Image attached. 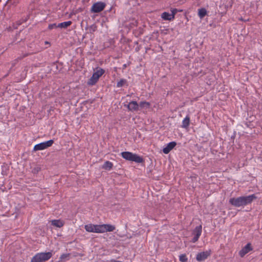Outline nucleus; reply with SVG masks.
Returning a JSON list of instances; mask_svg holds the SVG:
<instances>
[{
  "label": "nucleus",
  "instance_id": "nucleus-1",
  "mask_svg": "<svg viewBox=\"0 0 262 262\" xmlns=\"http://www.w3.org/2000/svg\"><path fill=\"white\" fill-rule=\"evenodd\" d=\"M87 232L96 233H103L106 232H112L116 229L115 226L111 224L95 225L89 224L84 226Z\"/></svg>",
  "mask_w": 262,
  "mask_h": 262
},
{
  "label": "nucleus",
  "instance_id": "nucleus-2",
  "mask_svg": "<svg viewBox=\"0 0 262 262\" xmlns=\"http://www.w3.org/2000/svg\"><path fill=\"white\" fill-rule=\"evenodd\" d=\"M122 157L126 160L135 162L136 163H142L143 159L142 157L129 151H124L121 153Z\"/></svg>",
  "mask_w": 262,
  "mask_h": 262
},
{
  "label": "nucleus",
  "instance_id": "nucleus-3",
  "mask_svg": "<svg viewBox=\"0 0 262 262\" xmlns=\"http://www.w3.org/2000/svg\"><path fill=\"white\" fill-rule=\"evenodd\" d=\"M52 255V252L38 253L32 258L30 262H43L49 260Z\"/></svg>",
  "mask_w": 262,
  "mask_h": 262
},
{
  "label": "nucleus",
  "instance_id": "nucleus-4",
  "mask_svg": "<svg viewBox=\"0 0 262 262\" xmlns=\"http://www.w3.org/2000/svg\"><path fill=\"white\" fill-rule=\"evenodd\" d=\"M104 73V70L101 68H97L93 74L92 76L89 80V85H93L98 81L99 78Z\"/></svg>",
  "mask_w": 262,
  "mask_h": 262
},
{
  "label": "nucleus",
  "instance_id": "nucleus-5",
  "mask_svg": "<svg viewBox=\"0 0 262 262\" xmlns=\"http://www.w3.org/2000/svg\"><path fill=\"white\" fill-rule=\"evenodd\" d=\"M53 142L54 141L53 140H50L44 142L40 143L34 146L33 150L34 151H37L45 149L48 147L51 146L53 144Z\"/></svg>",
  "mask_w": 262,
  "mask_h": 262
},
{
  "label": "nucleus",
  "instance_id": "nucleus-6",
  "mask_svg": "<svg viewBox=\"0 0 262 262\" xmlns=\"http://www.w3.org/2000/svg\"><path fill=\"white\" fill-rule=\"evenodd\" d=\"M106 6L105 3L102 2H98L94 3L91 9V11L93 13H99L104 10Z\"/></svg>",
  "mask_w": 262,
  "mask_h": 262
},
{
  "label": "nucleus",
  "instance_id": "nucleus-7",
  "mask_svg": "<svg viewBox=\"0 0 262 262\" xmlns=\"http://www.w3.org/2000/svg\"><path fill=\"white\" fill-rule=\"evenodd\" d=\"M211 251L210 250L198 253L196 255V259L198 261H203L206 260L211 255Z\"/></svg>",
  "mask_w": 262,
  "mask_h": 262
},
{
  "label": "nucleus",
  "instance_id": "nucleus-8",
  "mask_svg": "<svg viewBox=\"0 0 262 262\" xmlns=\"http://www.w3.org/2000/svg\"><path fill=\"white\" fill-rule=\"evenodd\" d=\"M229 203L233 206L239 207L244 206L242 196L238 198H231L229 200Z\"/></svg>",
  "mask_w": 262,
  "mask_h": 262
},
{
  "label": "nucleus",
  "instance_id": "nucleus-9",
  "mask_svg": "<svg viewBox=\"0 0 262 262\" xmlns=\"http://www.w3.org/2000/svg\"><path fill=\"white\" fill-rule=\"evenodd\" d=\"M253 250V248L250 243H248L246 246L242 248L239 251L238 254L241 257H243L246 254Z\"/></svg>",
  "mask_w": 262,
  "mask_h": 262
},
{
  "label": "nucleus",
  "instance_id": "nucleus-10",
  "mask_svg": "<svg viewBox=\"0 0 262 262\" xmlns=\"http://www.w3.org/2000/svg\"><path fill=\"white\" fill-rule=\"evenodd\" d=\"M177 145L174 141L169 143L163 149V152L165 154H168Z\"/></svg>",
  "mask_w": 262,
  "mask_h": 262
},
{
  "label": "nucleus",
  "instance_id": "nucleus-11",
  "mask_svg": "<svg viewBox=\"0 0 262 262\" xmlns=\"http://www.w3.org/2000/svg\"><path fill=\"white\" fill-rule=\"evenodd\" d=\"M244 206L251 203L254 200L256 199L254 194H251L246 196H242Z\"/></svg>",
  "mask_w": 262,
  "mask_h": 262
},
{
  "label": "nucleus",
  "instance_id": "nucleus-12",
  "mask_svg": "<svg viewBox=\"0 0 262 262\" xmlns=\"http://www.w3.org/2000/svg\"><path fill=\"white\" fill-rule=\"evenodd\" d=\"M127 107L130 111H137L139 110V104L135 101H132L130 102L127 105Z\"/></svg>",
  "mask_w": 262,
  "mask_h": 262
},
{
  "label": "nucleus",
  "instance_id": "nucleus-13",
  "mask_svg": "<svg viewBox=\"0 0 262 262\" xmlns=\"http://www.w3.org/2000/svg\"><path fill=\"white\" fill-rule=\"evenodd\" d=\"M161 17L163 19L166 20H172L173 19V15H171L170 13H169L166 12H164L162 13L161 14Z\"/></svg>",
  "mask_w": 262,
  "mask_h": 262
},
{
  "label": "nucleus",
  "instance_id": "nucleus-14",
  "mask_svg": "<svg viewBox=\"0 0 262 262\" xmlns=\"http://www.w3.org/2000/svg\"><path fill=\"white\" fill-rule=\"evenodd\" d=\"M194 236L199 238L202 233V226L200 225L196 227L193 232Z\"/></svg>",
  "mask_w": 262,
  "mask_h": 262
},
{
  "label": "nucleus",
  "instance_id": "nucleus-15",
  "mask_svg": "<svg viewBox=\"0 0 262 262\" xmlns=\"http://www.w3.org/2000/svg\"><path fill=\"white\" fill-rule=\"evenodd\" d=\"M190 124V117L189 116H187L183 120L182 127L186 128H187Z\"/></svg>",
  "mask_w": 262,
  "mask_h": 262
},
{
  "label": "nucleus",
  "instance_id": "nucleus-16",
  "mask_svg": "<svg viewBox=\"0 0 262 262\" xmlns=\"http://www.w3.org/2000/svg\"><path fill=\"white\" fill-rule=\"evenodd\" d=\"M113 163L107 161L104 163L102 167L105 170H110L113 168Z\"/></svg>",
  "mask_w": 262,
  "mask_h": 262
},
{
  "label": "nucleus",
  "instance_id": "nucleus-17",
  "mask_svg": "<svg viewBox=\"0 0 262 262\" xmlns=\"http://www.w3.org/2000/svg\"><path fill=\"white\" fill-rule=\"evenodd\" d=\"M52 225L57 227H61L64 225V222L60 220H52Z\"/></svg>",
  "mask_w": 262,
  "mask_h": 262
},
{
  "label": "nucleus",
  "instance_id": "nucleus-18",
  "mask_svg": "<svg viewBox=\"0 0 262 262\" xmlns=\"http://www.w3.org/2000/svg\"><path fill=\"white\" fill-rule=\"evenodd\" d=\"M207 14V11L205 8L198 10V15L201 18H203Z\"/></svg>",
  "mask_w": 262,
  "mask_h": 262
},
{
  "label": "nucleus",
  "instance_id": "nucleus-19",
  "mask_svg": "<svg viewBox=\"0 0 262 262\" xmlns=\"http://www.w3.org/2000/svg\"><path fill=\"white\" fill-rule=\"evenodd\" d=\"M150 106V104L148 102L146 101H142L139 104V107H140L141 108H148Z\"/></svg>",
  "mask_w": 262,
  "mask_h": 262
},
{
  "label": "nucleus",
  "instance_id": "nucleus-20",
  "mask_svg": "<svg viewBox=\"0 0 262 262\" xmlns=\"http://www.w3.org/2000/svg\"><path fill=\"white\" fill-rule=\"evenodd\" d=\"M179 259L181 262H187L188 258L185 254H181L179 256Z\"/></svg>",
  "mask_w": 262,
  "mask_h": 262
},
{
  "label": "nucleus",
  "instance_id": "nucleus-21",
  "mask_svg": "<svg viewBox=\"0 0 262 262\" xmlns=\"http://www.w3.org/2000/svg\"><path fill=\"white\" fill-rule=\"evenodd\" d=\"M126 83V80L124 79H120L117 84V86L120 88Z\"/></svg>",
  "mask_w": 262,
  "mask_h": 262
},
{
  "label": "nucleus",
  "instance_id": "nucleus-22",
  "mask_svg": "<svg viewBox=\"0 0 262 262\" xmlns=\"http://www.w3.org/2000/svg\"><path fill=\"white\" fill-rule=\"evenodd\" d=\"M178 12V10L177 9H171V13L170 14L173 15V19L174 18L175 15Z\"/></svg>",
  "mask_w": 262,
  "mask_h": 262
},
{
  "label": "nucleus",
  "instance_id": "nucleus-23",
  "mask_svg": "<svg viewBox=\"0 0 262 262\" xmlns=\"http://www.w3.org/2000/svg\"><path fill=\"white\" fill-rule=\"evenodd\" d=\"M57 27H60V28H64L66 27V22H63L59 24Z\"/></svg>",
  "mask_w": 262,
  "mask_h": 262
},
{
  "label": "nucleus",
  "instance_id": "nucleus-24",
  "mask_svg": "<svg viewBox=\"0 0 262 262\" xmlns=\"http://www.w3.org/2000/svg\"><path fill=\"white\" fill-rule=\"evenodd\" d=\"M56 27H57V25H56V24H51V25H49V28L50 29H53L54 28H56Z\"/></svg>",
  "mask_w": 262,
  "mask_h": 262
},
{
  "label": "nucleus",
  "instance_id": "nucleus-25",
  "mask_svg": "<svg viewBox=\"0 0 262 262\" xmlns=\"http://www.w3.org/2000/svg\"><path fill=\"white\" fill-rule=\"evenodd\" d=\"M198 239L199 238H198L195 236H194V237L192 238V242L193 243H195L198 240Z\"/></svg>",
  "mask_w": 262,
  "mask_h": 262
},
{
  "label": "nucleus",
  "instance_id": "nucleus-26",
  "mask_svg": "<svg viewBox=\"0 0 262 262\" xmlns=\"http://www.w3.org/2000/svg\"><path fill=\"white\" fill-rule=\"evenodd\" d=\"M71 24V21H67V27L70 26Z\"/></svg>",
  "mask_w": 262,
  "mask_h": 262
},
{
  "label": "nucleus",
  "instance_id": "nucleus-27",
  "mask_svg": "<svg viewBox=\"0 0 262 262\" xmlns=\"http://www.w3.org/2000/svg\"><path fill=\"white\" fill-rule=\"evenodd\" d=\"M45 43H46V44H48L49 43H48V41H46V42H45Z\"/></svg>",
  "mask_w": 262,
  "mask_h": 262
}]
</instances>
